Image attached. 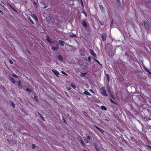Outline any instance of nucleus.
Listing matches in <instances>:
<instances>
[{"instance_id":"obj_1","label":"nucleus","mask_w":151,"mask_h":151,"mask_svg":"<svg viewBox=\"0 0 151 151\" xmlns=\"http://www.w3.org/2000/svg\"><path fill=\"white\" fill-rule=\"evenodd\" d=\"M102 95L105 96H107L108 95L106 92V90L104 87H102L100 88V91Z\"/></svg>"},{"instance_id":"obj_2","label":"nucleus","mask_w":151,"mask_h":151,"mask_svg":"<svg viewBox=\"0 0 151 151\" xmlns=\"http://www.w3.org/2000/svg\"><path fill=\"white\" fill-rule=\"evenodd\" d=\"M143 22L144 27L147 30H150V26L148 24L147 21L145 20H144L143 21Z\"/></svg>"},{"instance_id":"obj_3","label":"nucleus","mask_w":151,"mask_h":151,"mask_svg":"<svg viewBox=\"0 0 151 151\" xmlns=\"http://www.w3.org/2000/svg\"><path fill=\"white\" fill-rule=\"evenodd\" d=\"M89 52L90 54L93 55V58L94 59H96V58L97 57V55L94 52L93 50L92 49H90L89 50Z\"/></svg>"},{"instance_id":"obj_4","label":"nucleus","mask_w":151,"mask_h":151,"mask_svg":"<svg viewBox=\"0 0 151 151\" xmlns=\"http://www.w3.org/2000/svg\"><path fill=\"white\" fill-rule=\"evenodd\" d=\"M89 52L90 54L93 55V58L94 59H96V58L97 57V55L94 52L93 50L92 49H90L89 50Z\"/></svg>"},{"instance_id":"obj_5","label":"nucleus","mask_w":151,"mask_h":151,"mask_svg":"<svg viewBox=\"0 0 151 151\" xmlns=\"http://www.w3.org/2000/svg\"><path fill=\"white\" fill-rule=\"evenodd\" d=\"M89 52L90 54L93 55V58L94 59H96V58L97 57V55L94 52L93 50L92 49H90L89 50Z\"/></svg>"},{"instance_id":"obj_6","label":"nucleus","mask_w":151,"mask_h":151,"mask_svg":"<svg viewBox=\"0 0 151 151\" xmlns=\"http://www.w3.org/2000/svg\"><path fill=\"white\" fill-rule=\"evenodd\" d=\"M89 52L90 54L93 55V58L94 59H96V58L97 57V55L94 52L93 50L92 49H90L89 50Z\"/></svg>"},{"instance_id":"obj_7","label":"nucleus","mask_w":151,"mask_h":151,"mask_svg":"<svg viewBox=\"0 0 151 151\" xmlns=\"http://www.w3.org/2000/svg\"><path fill=\"white\" fill-rule=\"evenodd\" d=\"M101 35L102 41L104 42L106 41L107 38L106 34L105 33H102Z\"/></svg>"},{"instance_id":"obj_8","label":"nucleus","mask_w":151,"mask_h":151,"mask_svg":"<svg viewBox=\"0 0 151 151\" xmlns=\"http://www.w3.org/2000/svg\"><path fill=\"white\" fill-rule=\"evenodd\" d=\"M57 57L58 59L60 61H63V58L62 55L60 54H58Z\"/></svg>"},{"instance_id":"obj_9","label":"nucleus","mask_w":151,"mask_h":151,"mask_svg":"<svg viewBox=\"0 0 151 151\" xmlns=\"http://www.w3.org/2000/svg\"><path fill=\"white\" fill-rule=\"evenodd\" d=\"M52 71L56 76L58 77V75L59 74V73L57 70H56L52 69Z\"/></svg>"},{"instance_id":"obj_10","label":"nucleus","mask_w":151,"mask_h":151,"mask_svg":"<svg viewBox=\"0 0 151 151\" xmlns=\"http://www.w3.org/2000/svg\"><path fill=\"white\" fill-rule=\"evenodd\" d=\"M58 42L61 46H63L64 45L65 42L63 41L60 40H59Z\"/></svg>"},{"instance_id":"obj_11","label":"nucleus","mask_w":151,"mask_h":151,"mask_svg":"<svg viewBox=\"0 0 151 151\" xmlns=\"http://www.w3.org/2000/svg\"><path fill=\"white\" fill-rule=\"evenodd\" d=\"M99 8L101 12H105V9L103 5H100Z\"/></svg>"},{"instance_id":"obj_12","label":"nucleus","mask_w":151,"mask_h":151,"mask_svg":"<svg viewBox=\"0 0 151 151\" xmlns=\"http://www.w3.org/2000/svg\"><path fill=\"white\" fill-rule=\"evenodd\" d=\"M47 42L50 43V44H52V43H54L53 42H52L50 40V38L48 36H47Z\"/></svg>"},{"instance_id":"obj_13","label":"nucleus","mask_w":151,"mask_h":151,"mask_svg":"<svg viewBox=\"0 0 151 151\" xmlns=\"http://www.w3.org/2000/svg\"><path fill=\"white\" fill-rule=\"evenodd\" d=\"M82 24L84 27H86L87 26L86 22H85V20H83L82 22Z\"/></svg>"},{"instance_id":"obj_14","label":"nucleus","mask_w":151,"mask_h":151,"mask_svg":"<svg viewBox=\"0 0 151 151\" xmlns=\"http://www.w3.org/2000/svg\"><path fill=\"white\" fill-rule=\"evenodd\" d=\"M28 19L29 22L33 24H34V22L31 19L30 17L29 16H28L27 17Z\"/></svg>"},{"instance_id":"obj_15","label":"nucleus","mask_w":151,"mask_h":151,"mask_svg":"<svg viewBox=\"0 0 151 151\" xmlns=\"http://www.w3.org/2000/svg\"><path fill=\"white\" fill-rule=\"evenodd\" d=\"M71 86L74 89H75L76 86V85H75L73 83H70Z\"/></svg>"},{"instance_id":"obj_16","label":"nucleus","mask_w":151,"mask_h":151,"mask_svg":"<svg viewBox=\"0 0 151 151\" xmlns=\"http://www.w3.org/2000/svg\"><path fill=\"white\" fill-rule=\"evenodd\" d=\"M87 72L81 73V76L84 77L86 76L87 74Z\"/></svg>"},{"instance_id":"obj_17","label":"nucleus","mask_w":151,"mask_h":151,"mask_svg":"<svg viewBox=\"0 0 151 151\" xmlns=\"http://www.w3.org/2000/svg\"><path fill=\"white\" fill-rule=\"evenodd\" d=\"M110 101L112 103L116 105H117V104L112 99H109Z\"/></svg>"},{"instance_id":"obj_18","label":"nucleus","mask_w":151,"mask_h":151,"mask_svg":"<svg viewBox=\"0 0 151 151\" xmlns=\"http://www.w3.org/2000/svg\"><path fill=\"white\" fill-rule=\"evenodd\" d=\"M84 93L86 95L90 96L91 95V94H90L88 92L86 91H85L84 92Z\"/></svg>"},{"instance_id":"obj_19","label":"nucleus","mask_w":151,"mask_h":151,"mask_svg":"<svg viewBox=\"0 0 151 151\" xmlns=\"http://www.w3.org/2000/svg\"><path fill=\"white\" fill-rule=\"evenodd\" d=\"M106 77H107V80L108 81V82H109V81L110 80V76L108 74H106Z\"/></svg>"},{"instance_id":"obj_20","label":"nucleus","mask_w":151,"mask_h":151,"mask_svg":"<svg viewBox=\"0 0 151 151\" xmlns=\"http://www.w3.org/2000/svg\"><path fill=\"white\" fill-rule=\"evenodd\" d=\"M79 52L81 54V55H85L84 52L82 50H79Z\"/></svg>"},{"instance_id":"obj_21","label":"nucleus","mask_w":151,"mask_h":151,"mask_svg":"<svg viewBox=\"0 0 151 151\" xmlns=\"http://www.w3.org/2000/svg\"><path fill=\"white\" fill-rule=\"evenodd\" d=\"M101 108L103 110H106V111L107 110L106 108L104 106H103V105L101 106Z\"/></svg>"},{"instance_id":"obj_22","label":"nucleus","mask_w":151,"mask_h":151,"mask_svg":"<svg viewBox=\"0 0 151 151\" xmlns=\"http://www.w3.org/2000/svg\"><path fill=\"white\" fill-rule=\"evenodd\" d=\"M69 37H71L72 38H73V37H77L76 36L75 34L71 35L69 36Z\"/></svg>"},{"instance_id":"obj_23","label":"nucleus","mask_w":151,"mask_h":151,"mask_svg":"<svg viewBox=\"0 0 151 151\" xmlns=\"http://www.w3.org/2000/svg\"><path fill=\"white\" fill-rule=\"evenodd\" d=\"M52 50L54 51L55 50H56L58 49V48L57 47H55L53 46L52 47Z\"/></svg>"},{"instance_id":"obj_24","label":"nucleus","mask_w":151,"mask_h":151,"mask_svg":"<svg viewBox=\"0 0 151 151\" xmlns=\"http://www.w3.org/2000/svg\"><path fill=\"white\" fill-rule=\"evenodd\" d=\"M32 16H33V17L35 18V20L37 21H38V19L37 17L36 16V15L35 14H32Z\"/></svg>"},{"instance_id":"obj_25","label":"nucleus","mask_w":151,"mask_h":151,"mask_svg":"<svg viewBox=\"0 0 151 151\" xmlns=\"http://www.w3.org/2000/svg\"><path fill=\"white\" fill-rule=\"evenodd\" d=\"M95 61H96L101 66H102V64L96 60V59H94V60Z\"/></svg>"},{"instance_id":"obj_26","label":"nucleus","mask_w":151,"mask_h":151,"mask_svg":"<svg viewBox=\"0 0 151 151\" xmlns=\"http://www.w3.org/2000/svg\"><path fill=\"white\" fill-rule=\"evenodd\" d=\"M18 85L20 87L21 86L22 84L21 83V81H18Z\"/></svg>"},{"instance_id":"obj_27","label":"nucleus","mask_w":151,"mask_h":151,"mask_svg":"<svg viewBox=\"0 0 151 151\" xmlns=\"http://www.w3.org/2000/svg\"><path fill=\"white\" fill-rule=\"evenodd\" d=\"M10 81L12 82L13 83H15V81L14 80V79L11 78L10 79Z\"/></svg>"},{"instance_id":"obj_28","label":"nucleus","mask_w":151,"mask_h":151,"mask_svg":"<svg viewBox=\"0 0 151 151\" xmlns=\"http://www.w3.org/2000/svg\"><path fill=\"white\" fill-rule=\"evenodd\" d=\"M83 139L84 140V141L86 143H87L89 142V141H88V140H87V139L86 138V137H83Z\"/></svg>"},{"instance_id":"obj_29","label":"nucleus","mask_w":151,"mask_h":151,"mask_svg":"<svg viewBox=\"0 0 151 151\" xmlns=\"http://www.w3.org/2000/svg\"><path fill=\"white\" fill-rule=\"evenodd\" d=\"M12 76L13 77H15V78H18V76L16 75L14 73H13V74H12Z\"/></svg>"},{"instance_id":"obj_30","label":"nucleus","mask_w":151,"mask_h":151,"mask_svg":"<svg viewBox=\"0 0 151 151\" xmlns=\"http://www.w3.org/2000/svg\"><path fill=\"white\" fill-rule=\"evenodd\" d=\"M99 130L102 133H103L104 132V130L103 129L100 128Z\"/></svg>"},{"instance_id":"obj_31","label":"nucleus","mask_w":151,"mask_h":151,"mask_svg":"<svg viewBox=\"0 0 151 151\" xmlns=\"http://www.w3.org/2000/svg\"><path fill=\"white\" fill-rule=\"evenodd\" d=\"M32 147L33 149H35V148L36 147V145L34 144H32Z\"/></svg>"},{"instance_id":"obj_32","label":"nucleus","mask_w":151,"mask_h":151,"mask_svg":"<svg viewBox=\"0 0 151 151\" xmlns=\"http://www.w3.org/2000/svg\"><path fill=\"white\" fill-rule=\"evenodd\" d=\"M38 114H39V115L40 116V117L42 119L44 120H45L42 115L39 113H38Z\"/></svg>"},{"instance_id":"obj_33","label":"nucleus","mask_w":151,"mask_h":151,"mask_svg":"<svg viewBox=\"0 0 151 151\" xmlns=\"http://www.w3.org/2000/svg\"><path fill=\"white\" fill-rule=\"evenodd\" d=\"M80 143L83 146H84L85 145V144H84V142H83V141L82 140H80Z\"/></svg>"},{"instance_id":"obj_34","label":"nucleus","mask_w":151,"mask_h":151,"mask_svg":"<svg viewBox=\"0 0 151 151\" xmlns=\"http://www.w3.org/2000/svg\"><path fill=\"white\" fill-rule=\"evenodd\" d=\"M91 56H89L88 57V60L90 62H91Z\"/></svg>"},{"instance_id":"obj_35","label":"nucleus","mask_w":151,"mask_h":151,"mask_svg":"<svg viewBox=\"0 0 151 151\" xmlns=\"http://www.w3.org/2000/svg\"><path fill=\"white\" fill-rule=\"evenodd\" d=\"M62 118H63V121H64V123L65 124H67V122H66V120H65V119H64V116H63V117H62Z\"/></svg>"},{"instance_id":"obj_36","label":"nucleus","mask_w":151,"mask_h":151,"mask_svg":"<svg viewBox=\"0 0 151 151\" xmlns=\"http://www.w3.org/2000/svg\"><path fill=\"white\" fill-rule=\"evenodd\" d=\"M26 90L27 91H28V92H30L31 91V89L29 88H27L26 89Z\"/></svg>"},{"instance_id":"obj_37","label":"nucleus","mask_w":151,"mask_h":151,"mask_svg":"<svg viewBox=\"0 0 151 151\" xmlns=\"http://www.w3.org/2000/svg\"><path fill=\"white\" fill-rule=\"evenodd\" d=\"M33 4L36 7H37V4L35 1H34L33 2Z\"/></svg>"},{"instance_id":"obj_38","label":"nucleus","mask_w":151,"mask_h":151,"mask_svg":"<svg viewBox=\"0 0 151 151\" xmlns=\"http://www.w3.org/2000/svg\"><path fill=\"white\" fill-rule=\"evenodd\" d=\"M11 105L13 106V107L14 108L15 107V104L13 102H11Z\"/></svg>"},{"instance_id":"obj_39","label":"nucleus","mask_w":151,"mask_h":151,"mask_svg":"<svg viewBox=\"0 0 151 151\" xmlns=\"http://www.w3.org/2000/svg\"><path fill=\"white\" fill-rule=\"evenodd\" d=\"M95 147L96 149L97 150L99 151V148H97V146L96 145L95 146Z\"/></svg>"},{"instance_id":"obj_40","label":"nucleus","mask_w":151,"mask_h":151,"mask_svg":"<svg viewBox=\"0 0 151 151\" xmlns=\"http://www.w3.org/2000/svg\"><path fill=\"white\" fill-rule=\"evenodd\" d=\"M61 73H62L63 74H64V75H65L67 76V74L66 73H65V72H64V71H62L61 72Z\"/></svg>"},{"instance_id":"obj_41","label":"nucleus","mask_w":151,"mask_h":151,"mask_svg":"<svg viewBox=\"0 0 151 151\" xmlns=\"http://www.w3.org/2000/svg\"><path fill=\"white\" fill-rule=\"evenodd\" d=\"M47 20L48 21H50L51 20V18L50 17H48V18H47Z\"/></svg>"},{"instance_id":"obj_42","label":"nucleus","mask_w":151,"mask_h":151,"mask_svg":"<svg viewBox=\"0 0 151 151\" xmlns=\"http://www.w3.org/2000/svg\"><path fill=\"white\" fill-rule=\"evenodd\" d=\"M9 62L10 64H13V61L11 60V59L9 61Z\"/></svg>"},{"instance_id":"obj_43","label":"nucleus","mask_w":151,"mask_h":151,"mask_svg":"<svg viewBox=\"0 0 151 151\" xmlns=\"http://www.w3.org/2000/svg\"><path fill=\"white\" fill-rule=\"evenodd\" d=\"M8 5L11 8H13V6L10 4H8Z\"/></svg>"},{"instance_id":"obj_44","label":"nucleus","mask_w":151,"mask_h":151,"mask_svg":"<svg viewBox=\"0 0 151 151\" xmlns=\"http://www.w3.org/2000/svg\"><path fill=\"white\" fill-rule=\"evenodd\" d=\"M87 138L88 139H90L91 138V137L90 136H88L87 137Z\"/></svg>"},{"instance_id":"obj_45","label":"nucleus","mask_w":151,"mask_h":151,"mask_svg":"<svg viewBox=\"0 0 151 151\" xmlns=\"http://www.w3.org/2000/svg\"><path fill=\"white\" fill-rule=\"evenodd\" d=\"M95 127H96L97 129H98V130H99V129H100V128H99V127H97V126H95Z\"/></svg>"},{"instance_id":"obj_46","label":"nucleus","mask_w":151,"mask_h":151,"mask_svg":"<svg viewBox=\"0 0 151 151\" xmlns=\"http://www.w3.org/2000/svg\"><path fill=\"white\" fill-rule=\"evenodd\" d=\"M90 91L91 92L93 93H94V92H93V91L92 90V89H91L90 90Z\"/></svg>"},{"instance_id":"obj_47","label":"nucleus","mask_w":151,"mask_h":151,"mask_svg":"<svg viewBox=\"0 0 151 151\" xmlns=\"http://www.w3.org/2000/svg\"><path fill=\"white\" fill-rule=\"evenodd\" d=\"M83 13H84V14H85V15H86V12H83Z\"/></svg>"},{"instance_id":"obj_48","label":"nucleus","mask_w":151,"mask_h":151,"mask_svg":"<svg viewBox=\"0 0 151 151\" xmlns=\"http://www.w3.org/2000/svg\"><path fill=\"white\" fill-rule=\"evenodd\" d=\"M0 13H3V12L0 9Z\"/></svg>"},{"instance_id":"obj_49","label":"nucleus","mask_w":151,"mask_h":151,"mask_svg":"<svg viewBox=\"0 0 151 151\" xmlns=\"http://www.w3.org/2000/svg\"><path fill=\"white\" fill-rule=\"evenodd\" d=\"M112 107L113 108H115V106H114V105L112 106Z\"/></svg>"},{"instance_id":"obj_50","label":"nucleus","mask_w":151,"mask_h":151,"mask_svg":"<svg viewBox=\"0 0 151 151\" xmlns=\"http://www.w3.org/2000/svg\"><path fill=\"white\" fill-rule=\"evenodd\" d=\"M116 0L118 2H119L120 1V0Z\"/></svg>"},{"instance_id":"obj_51","label":"nucleus","mask_w":151,"mask_h":151,"mask_svg":"<svg viewBox=\"0 0 151 151\" xmlns=\"http://www.w3.org/2000/svg\"><path fill=\"white\" fill-rule=\"evenodd\" d=\"M148 147H149V148H150L151 149V146H150L149 145V146H148Z\"/></svg>"},{"instance_id":"obj_52","label":"nucleus","mask_w":151,"mask_h":151,"mask_svg":"<svg viewBox=\"0 0 151 151\" xmlns=\"http://www.w3.org/2000/svg\"><path fill=\"white\" fill-rule=\"evenodd\" d=\"M27 52H29V54H30L29 52H28V50H27Z\"/></svg>"},{"instance_id":"obj_53","label":"nucleus","mask_w":151,"mask_h":151,"mask_svg":"<svg viewBox=\"0 0 151 151\" xmlns=\"http://www.w3.org/2000/svg\"><path fill=\"white\" fill-rule=\"evenodd\" d=\"M27 52H29V54H30L29 52H28V50H27Z\"/></svg>"},{"instance_id":"obj_54","label":"nucleus","mask_w":151,"mask_h":151,"mask_svg":"<svg viewBox=\"0 0 151 151\" xmlns=\"http://www.w3.org/2000/svg\"><path fill=\"white\" fill-rule=\"evenodd\" d=\"M81 3L82 4H83V3L82 1L81 0Z\"/></svg>"},{"instance_id":"obj_55","label":"nucleus","mask_w":151,"mask_h":151,"mask_svg":"<svg viewBox=\"0 0 151 151\" xmlns=\"http://www.w3.org/2000/svg\"><path fill=\"white\" fill-rule=\"evenodd\" d=\"M113 99H114V97H113Z\"/></svg>"},{"instance_id":"obj_56","label":"nucleus","mask_w":151,"mask_h":151,"mask_svg":"<svg viewBox=\"0 0 151 151\" xmlns=\"http://www.w3.org/2000/svg\"><path fill=\"white\" fill-rule=\"evenodd\" d=\"M84 151H87L86 150H84Z\"/></svg>"},{"instance_id":"obj_57","label":"nucleus","mask_w":151,"mask_h":151,"mask_svg":"<svg viewBox=\"0 0 151 151\" xmlns=\"http://www.w3.org/2000/svg\"><path fill=\"white\" fill-rule=\"evenodd\" d=\"M45 8H46V7H45Z\"/></svg>"},{"instance_id":"obj_58","label":"nucleus","mask_w":151,"mask_h":151,"mask_svg":"<svg viewBox=\"0 0 151 151\" xmlns=\"http://www.w3.org/2000/svg\"><path fill=\"white\" fill-rule=\"evenodd\" d=\"M35 97H36V96H35Z\"/></svg>"},{"instance_id":"obj_59","label":"nucleus","mask_w":151,"mask_h":151,"mask_svg":"<svg viewBox=\"0 0 151 151\" xmlns=\"http://www.w3.org/2000/svg\"><path fill=\"white\" fill-rule=\"evenodd\" d=\"M150 23H151V21H150Z\"/></svg>"}]
</instances>
